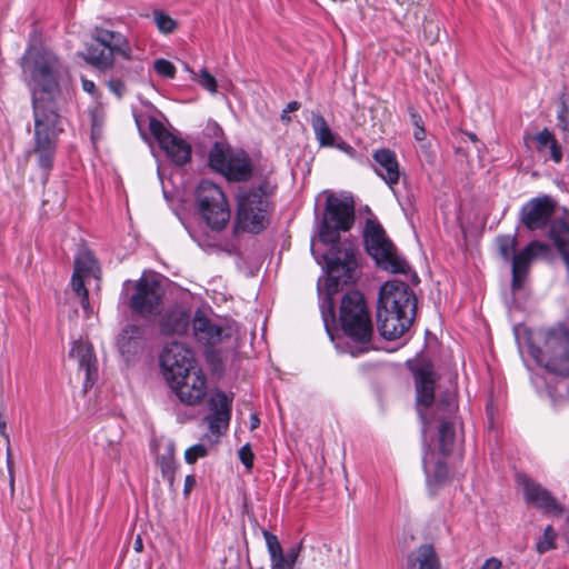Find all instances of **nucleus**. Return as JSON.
<instances>
[{"mask_svg": "<svg viewBox=\"0 0 569 569\" xmlns=\"http://www.w3.org/2000/svg\"><path fill=\"white\" fill-rule=\"evenodd\" d=\"M355 221L353 200L349 196L330 193L327 197L326 209L319 231V240L330 244L323 254L326 278L323 284L318 281V293L321 299L320 309L328 329L329 318L335 320L333 296L342 284L353 279L358 267L356 250L351 244L339 242V232L348 231Z\"/></svg>", "mask_w": 569, "mask_h": 569, "instance_id": "obj_1", "label": "nucleus"}, {"mask_svg": "<svg viewBox=\"0 0 569 569\" xmlns=\"http://www.w3.org/2000/svg\"><path fill=\"white\" fill-rule=\"evenodd\" d=\"M416 308V296L407 283L399 280L385 282L379 290L377 309L381 336L389 340L403 336L413 321Z\"/></svg>", "mask_w": 569, "mask_h": 569, "instance_id": "obj_2", "label": "nucleus"}, {"mask_svg": "<svg viewBox=\"0 0 569 569\" xmlns=\"http://www.w3.org/2000/svg\"><path fill=\"white\" fill-rule=\"evenodd\" d=\"M32 106L34 117V144L32 152L37 157V163L42 171V181L44 183L53 167L58 138L63 131L62 118L56 111L53 99L38 97L37 91L32 98Z\"/></svg>", "mask_w": 569, "mask_h": 569, "instance_id": "obj_3", "label": "nucleus"}, {"mask_svg": "<svg viewBox=\"0 0 569 569\" xmlns=\"http://www.w3.org/2000/svg\"><path fill=\"white\" fill-rule=\"evenodd\" d=\"M529 350L537 363L547 371L569 376V331L563 325L539 330Z\"/></svg>", "mask_w": 569, "mask_h": 569, "instance_id": "obj_4", "label": "nucleus"}, {"mask_svg": "<svg viewBox=\"0 0 569 569\" xmlns=\"http://www.w3.org/2000/svg\"><path fill=\"white\" fill-rule=\"evenodd\" d=\"M20 66L23 73L29 77L32 98L36 91L38 97L54 98L59 92L62 64L53 52L29 48L21 58Z\"/></svg>", "mask_w": 569, "mask_h": 569, "instance_id": "obj_5", "label": "nucleus"}, {"mask_svg": "<svg viewBox=\"0 0 569 569\" xmlns=\"http://www.w3.org/2000/svg\"><path fill=\"white\" fill-rule=\"evenodd\" d=\"M231 403L232 400L222 391H217L210 397V413L204 418L209 432L202 437V442L193 445L184 451V460L188 465H193L198 459L208 456L209 450L218 443L219 438L228 429Z\"/></svg>", "mask_w": 569, "mask_h": 569, "instance_id": "obj_6", "label": "nucleus"}, {"mask_svg": "<svg viewBox=\"0 0 569 569\" xmlns=\"http://www.w3.org/2000/svg\"><path fill=\"white\" fill-rule=\"evenodd\" d=\"M339 320L347 337L360 345L370 342L373 328L361 292L351 290L342 297Z\"/></svg>", "mask_w": 569, "mask_h": 569, "instance_id": "obj_7", "label": "nucleus"}, {"mask_svg": "<svg viewBox=\"0 0 569 569\" xmlns=\"http://www.w3.org/2000/svg\"><path fill=\"white\" fill-rule=\"evenodd\" d=\"M92 39L102 48L90 44L86 49L84 60L99 70H108L113 67L114 56L126 60L132 59V47L128 39L117 31L96 28Z\"/></svg>", "mask_w": 569, "mask_h": 569, "instance_id": "obj_8", "label": "nucleus"}, {"mask_svg": "<svg viewBox=\"0 0 569 569\" xmlns=\"http://www.w3.org/2000/svg\"><path fill=\"white\" fill-rule=\"evenodd\" d=\"M365 243L369 256L376 264L391 273H407L410 266L398 252L383 228L373 221H368L365 229Z\"/></svg>", "mask_w": 569, "mask_h": 569, "instance_id": "obj_9", "label": "nucleus"}, {"mask_svg": "<svg viewBox=\"0 0 569 569\" xmlns=\"http://www.w3.org/2000/svg\"><path fill=\"white\" fill-rule=\"evenodd\" d=\"M269 201L261 187L241 189L237 196V224L244 231L259 232L268 224Z\"/></svg>", "mask_w": 569, "mask_h": 569, "instance_id": "obj_10", "label": "nucleus"}, {"mask_svg": "<svg viewBox=\"0 0 569 569\" xmlns=\"http://www.w3.org/2000/svg\"><path fill=\"white\" fill-rule=\"evenodd\" d=\"M196 202L202 219L212 230L220 231L226 228L231 212L226 196L218 184L202 180L196 191Z\"/></svg>", "mask_w": 569, "mask_h": 569, "instance_id": "obj_11", "label": "nucleus"}, {"mask_svg": "<svg viewBox=\"0 0 569 569\" xmlns=\"http://www.w3.org/2000/svg\"><path fill=\"white\" fill-rule=\"evenodd\" d=\"M121 297L132 312L149 317L157 312L161 305L162 292L160 283L152 277L142 274L138 280H126Z\"/></svg>", "mask_w": 569, "mask_h": 569, "instance_id": "obj_12", "label": "nucleus"}, {"mask_svg": "<svg viewBox=\"0 0 569 569\" xmlns=\"http://www.w3.org/2000/svg\"><path fill=\"white\" fill-rule=\"evenodd\" d=\"M209 166L232 181H244L252 172L250 159L246 152L232 149L222 142H214L209 152Z\"/></svg>", "mask_w": 569, "mask_h": 569, "instance_id": "obj_13", "label": "nucleus"}, {"mask_svg": "<svg viewBox=\"0 0 569 569\" xmlns=\"http://www.w3.org/2000/svg\"><path fill=\"white\" fill-rule=\"evenodd\" d=\"M458 405L453 393H446L436 402V409L432 410L431 416L428 417L426 425L433 421L439 422L438 427V441L439 449L443 456L452 452L456 443V412Z\"/></svg>", "mask_w": 569, "mask_h": 569, "instance_id": "obj_14", "label": "nucleus"}, {"mask_svg": "<svg viewBox=\"0 0 569 569\" xmlns=\"http://www.w3.org/2000/svg\"><path fill=\"white\" fill-rule=\"evenodd\" d=\"M159 362L167 382L181 379L182 373L196 367L192 350L179 341H171L163 347Z\"/></svg>", "mask_w": 569, "mask_h": 569, "instance_id": "obj_15", "label": "nucleus"}, {"mask_svg": "<svg viewBox=\"0 0 569 569\" xmlns=\"http://www.w3.org/2000/svg\"><path fill=\"white\" fill-rule=\"evenodd\" d=\"M149 129L160 148L168 158L178 166H183L191 159V146L181 138L169 132L161 121L152 118L149 122Z\"/></svg>", "mask_w": 569, "mask_h": 569, "instance_id": "obj_16", "label": "nucleus"}, {"mask_svg": "<svg viewBox=\"0 0 569 569\" xmlns=\"http://www.w3.org/2000/svg\"><path fill=\"white\" fill-rule=\"evenodd\" d=\"M179 400L188 406L199 405L207 395V378L201 369L193 367L181 379L168 382Z\"/></svg>", "mask_w": 569, "mask_h": 569, "instance_id": "obj_17", "label": "nucleus"}, {"mask_svg": "<svg viewBox=\"0 0 569 569\" xmlns=\"http://www.w3.org/2000/svg\"><path fill=\"white\" fill-rule=\"evenodd\" d=\"M416 393H417V406L419 415L423 421H427L428 417L431 416L432 410L436 409L435 401V372L430 363H421L412 368Z\"/></svg>", "mask_w": 569, "mask_h": 569, "instance_id": "obj_18", "label": "nucleus"}, {"mask_svg": "<svg viewBox=\"0 0 569 569\" xmlns=\"http://www.w3.org/2000/svg\"><path fill=\"white\" fill-rule=\"evenodd\" d=\"M555 212V201L549 196L537 197L520 209V221L529 230L545 228Z\"/></svg>", "mask_w": 569, "mask_h": 569, "instance_id": "obj_19", "label": "nucleus"}, {"mask_svg": "<svg viewBox=\"0 0 569 569\" xmlns=\"http://www.w3.org/2000/svg\"><path fill=\"white\" fill-rule=\"evenodd\" d=\"M550 248L547 243L538 240L529 242L521 251L516 253L512 259V288H521L531 262L540 257L548 256Z\"/></svg>", "mask_w": 569, "mask_h": 569, "instance_id": "obj_20", "label": "nucleus"}, {"mask_svg": "<svg viewBox=\"0 0 569 569\" xmlns=\"http://www.w3.org/2000/svg\"><path fill=\"white\" fill-rule=\"evenodd\" d=\"M192 327L198 341L211 347L220 343L227 338H230L232 335L231 326L214 322L206 317L201 311L196 312Z\"/></svg>", "mask_w": 569, "mask_h": 569, "instance_id": "obj_21", "label": "nucleus"}, {"mask_svg": "<svg viewBox=\"0 0 569 569\" xmlns=\"http://www.w3.org/2000/svg\"><path fill=\"white\" fill-rule=\"evenodd\" d=\"M373 171L393 190L400 180V166L395 151L381 148L372 153Z\"/></svg>", "mask_w": 569, "mask_h": 569, "instance_id": "obj_22", "label": "nucleus"}, {"mask_svg": "<svg viewBox=\"0 0 569 569\" xmlns=\"http://www.w3.org/2000/svg\"><path fill=\"white\" fill-rule=\"evenodd\" d=\"M144 347L146 335L141 326L128 325L117 337V348L127 361L141 353Z\"/></svg>", "mask_w": 569, "mask_h": 569, "instance_id": "obj_23", "label": "nucleus"}, {"mask_svg": "<svg viewBox=\"0 0 569 569\" xmlns=\"http://www.w3.org/2000/svg\"><path fill=\"white\" fill-rule=\"evenodd\" d=\"M69 356L73 358L81 370L86 373V382H90L92 376L97 373V359L93 347L84 340H77L70 350Z\"/></svg>", "mask_w": 569, "mask_h": 569, "instance_id": "obj_24", "label": "nucleus"}, {"mask_svg": "<svg viewBox=\"0 0 569 569\" xmlns=\"http://www.w3.org/2000/svg\"><path fill=\"white\" fill-rule=\"evenodd\" d=\"M174 449V442L170 439H161L153 446L157 466L170 486L176 471Z\"/></svg>", "mask_w": 569, "mask_h": 569, "instance_id": "obj_25", "label": "nucleus"}, {"mask_svg": "<svg viewBox=\"0 0 569 569\" xmlns=\"http://www.w3.org/2000/svg\"><path fill=\"white\" fill-rule=\"evenodd\" d=\"M532 141L536 142L538 152H540L546 159H549L555 163H560L562 161V147L553 132L548 128H545L532 136Z\"/></svg>", "mask_w": 569, "mask_h": 569, "instance_id": "obj_26", "label": "nucleus"}, {"mask_svg": "<svg viewBox=\"0 0 569 569\" xmlns=\"http://www.w3.org/2000/svg\"><path fill=\"white\" fill-rule=\"evenodd\" d=\"M190 323L188 312L180 308L168 310L160 319V330L163 335H183Z\"/></svg>", "mask_w": 569, "mask_h": 569, "instance_id": "obj_27", "label": "nucleus"}, {"mask_svg": "<svg viewBox=\"0 0 569 569\" xmlns=\"http://www.w3.org/2000/svg\"><path fill=\"white\" fill-rule=\"evenodd\" d=\"M407 567L408 569H440V563L433 547L422 545L409 555Z\"/></svg>", "mask_w": 569, "mask_h": 569, "instance_id": "obj_28", "label": "nucleus"}, {"mask_svg": "<svg viewBox=\"0 0 569 569\" xmlns=\"http://www.w3.org/2000/svg\"><path fill=\"white\" fill-rule=\"evenodd\" d=\"M423 469L427 476V485L437 487L441 485L448 476L447 465L435 458L433 452H427L423 457Z\"/></svg>", "mask_w": 569, "mask_h": 569, "instance_id": "obj_29", "label": "nucleus"}, {"mask_svg": "<svg viewBox=\"0 0 569 569\" xmlns=\"http://www.w3.org/2000/svg\"><path fill=\"white\" fill-rule=\"evenodd\" d=\"M74 272L87 277L98 278L100 271L93 253L87 248H80L74 258Z\"/></svg>", "mask_w": 569, "mask_h": 569, "instance_id": "obj_30", "label": "nucleus"}, {"mask_svg": "<svg viewBox=\"0 0 569 569\" xmlns=\"http://www.w3.org/2000/svg\"><path fill=\"white\" fill-rule=\"evenodd\" d=\"M311 124L321 147H333L336 144L337 134L329 128L326 119L319 112H312Z\"/></svg>", "mask_w": 569, "mask_h": 569, "instance_id": "obj_31", "label": "nucleus"}, {"mask_svg": "<svg viewBox=\"0 0 569 569\" xmlns=\"http://www.w3.org/2000/svg\"><path fill=\"white\" fill-rule=\"evenodd\" d=\"M517 485L522 489L526 498H549L545 489H542L538 483L532 481L526 475L518 473L516 476Z\"/></svg>", "mask_w": 569, "mask_h": 569, "instance_id": "obj_32", "label": "nucleus"}, {"mask_svg": "<svg viewBox=\"0 0 569 569\" xmlns=\"http://www.w3.org/2000/svg\"><path fill=\"white\" fill-rule=\"evenodd\" d=\"M557 128L569 136V94L562 93L558 99Z\"/></svg>", "mask_w": 569, "mask_h": 569, "instance_id": "obj_33", "label": "nucleus"}, {"mask_svg": "<svg viewBox=\"0 0 569 569\" xmlns=\"http://www.w3.org/2000/svg\"><path fill=\"white\" fill-rule=\"evenodd\" d=\"M498 250L505 260H511L516 254L517 238L515 234H503L497 238Z\"/></svg>", "mask_w": 569, "mask_h": 569, "instance_id": "obj_34", "label": "nucleus"}, {"mask_svg": "<svg viewBox=\"0 0 569 569\" xmlns=\"http://www.w3.org/2000/svg\"><path fill=\"white\" fill-rule=\"evenodd\" d=\"M557 532L555 531L552 526H547L545 528L543 535L537 540L536 550L538 553L542 555L549 550L556 549V539Z\"/></svg>", "mask_w": 569, "mask_h": 569, "instance_id": "obj_35", "label": "nucleus"}, {"mask_svg": "<svg viewBox=\"0 0 569 569\" xmlns=\"http://www.w3.org/2000/svg\"><path fill=\"white\" fill-rule=\"evenodd\" d=\"M84 278H87V276L77 274V272L73 271L71 286L73 291L80 297L81 306L87 310L89 307V297L88 290L84 287Z\"/></svg>", "mask_w": 569, "mask_h": 569, "instance_id": "obj_36", "label": "nucleus"}, {"mask_svg": "<svg viewBox=\"0 0 569 569\" xmlns=\"http://www.w3.org/2000/svg\"><path fill=\"white\" fill-rule=\"evenodd\" d=\"M262 535L266 540V546L268 549L270 561L273 559L283 557L284 556L283 549H282L277 536L269 532L268 530H263Z\"/></svg>", "mask_w": 569, "mask_h": 569, "instance_id": "obj_37", "label": "nucleus"}, {"mask_svg": "<svg viewBox=\"0 0 569 569\" xmlns=\"http://www.w3.org/2000/svg\"><path fill=\"white\" fill-rule=\"evenodd\" d=\"M153 20L159 31L162 33H171L177 28V22L162 11L156 10L153 12Z\"/></svg>", "mask_w": 569, "mask_h": 569, "instance_id": "obj_38", "label": "nucleus"}, {"mask_svg": "<svg viewBox=\"0 0 569 569\" xmlns=\"http://www.w3.org/2000/svg\"><path fill=\"white\" fill-rule=\"evenodd\" d=\"M536 502V507L543 513L560 517L563 512L562 506L557 500H532Z\"/></svg>", "mask_w": 569, "mask_h": 569, "instance_id": "obj_39", "label": "nucleus"}, {"mask_svg": "<svg viewBox=\"0 0 569 569\" xmlns=\"http://www.w3.org/2000/svg\"><path fill=\"white\" fill-rule=\"evenodd\" d=\"M193 79L206 90L211 93L217 92V81L216 78L209 73L206 69L200 70V72Z\"/></svg>", "mask_w": 569, "mask_h": 569, "instance_id": "obj_40", "label": "nucleus"}, {"mask_svg": "<svg viewBox=\"0 0 569 569\" xmlns=\"http://www.w3.org/2000/svg\"><path fill=\"white\" fill-rule=\"evenodd\" d=\"M156 72L164 78L172 79L176 76V67L172 62L166 59H157L153 62Z\"/></svg>", "mask_w": 569, "mask_h": 569, "instance_id": "obj_41", "label": "nucleus"}, {"mask_svg": "<svg viewBox=\"0 0 569 569\" xmlns=\"http://www.w3.org/2000/svg\"><path fill=\"white\" fill-rule=\"evenodd\" d=\"M239 459L241 462L250 469L253 465V452L249 445H244L239 449Z\"/></svg>", "mask_w": 569, "mask_h": 569, "instance_id": "obj_42", "label": "nucleus"}, {"mask_svg": "<svg viewBox=\"0 0 569 569\" xmlns=\"http://www.w3.org/2000/svg\"><path fill=\"white\" fill-rule=\"evenodd\" d=\"M108 88L118 98H121L126 92V86L120 79H110Z\"/></svg>", "mask_w": 569, "mask_h": 569, "instance_id": "obj_43", "label": "nucleus"}, {"mask_svg": "<svg viewBox=\"0 0 569 569\" xmlns=\"http://www.w3.org/2000/svg\"><path fill=\"white\" fill-rule=\"evenodd\" d=\"M302 546L299 543L298 546H295L290 548L287 553H284V559L291 563L293 567L296 566V562L299 558V555L301 552Z\"/></svg>", "mask_w": 569, "mask_h": 569, "instance_id": "obj_44", "label": "nucleus"}, {"mask_svg": "<svg viewBox=\"0 0 569 569\" xmlns=\"http://www.w3.org/2000/svg\"><path fill=\"white\" fill-rule=\"evenodd\" d=\"M270 568L271 569H295V567L284 559V556L271 560Z\"/></svg>", "mask_w": 569, "mask_h": 569, "instance_id": "obj_45", "label": "nucleus"}, {"mask_svg": "<svg viewBox=\"0 0 569 569\" xmlns=\"http://www.w3.org/2000/svg\"><path fill=\"white\" fill-rule=\"evenodd\" d=\"M501 561L495 557H491L485 561L480 569H501Z\"/></svg>", "mask_w": 569, "mask_h": 569, "instance_id": "obj_46", "label": "nucleus"}, {"mask_svg": "<svg viewBox=\"0 0 569 569\" xmlns=\"http://www.w3.org/2000/svg\"><path fill=\"white\" fill-rule=\"evenodd\" d=\"M196 486V478L194 476H187L184 479V488H183V495L188 496L190 495L192 488Z\"/></svg>", "mask_w": 569, "mask_h": 569, "instance_id": "obj_47", "label": "nucleus"}, {"mask_svg": "<svg viewBox=\"0 0 569 569\" xmlns=\"http://www.w3.org/2000/svg\"><path fill=\"white\" fill-rule=\"evenodd\" d=\"M81 83H82V89L86 92H88V93H90L92 96L96 94L97 89H96V84H94L93 81L82 78Z\"/></svg>", "mask_w": 569, "mask_h": 569, "instance_id": "obj_48", "label": "nucleus"}, {"mask_svg": "<svg viewBox=\"0 0 569 569\" xmlns=\"http://www.w3.org/2000/svg\"><path fill=\"white\" fill-rule=\"evenodd\" d=\"M333 147L343 152H347V153H350L351 151H353L352 147L350 144H348L346 141H343L342 139H340L338 136L336 139V144H333Z\"/></svg>", "mask_w": 569, "mask_h": 569, "instance_id": "obj_49", "label": "nucleus"}, {"mask_svg": "<svg viewBox=\"0 0 569 569\" xmlns=\"http://www.w3.org/2000/svg\"><path fill=\"white\" fill-rule=\"evenodd\" d=\"M91 121H92V133H94L101 127V120L98 118V111L94 110L91 112Z\"/></svg>", "mask_w": 569, "mask_h": 569, "instance_id": "obj_50", "label": "nucleus"}, {"mask_svg": "<svg viewBox=\"0 0 569 569\" xmlns=\"http://www.w3.org/2000/svg\"><path fill=\"white\" fill-rule=\"evenodd\" d=\"M299 108H300V103L298 101H291L287 104L283 112L284 113L293 112V111H297Z\"/></svg>", "mask_w": 569, "mask_h": 569, "instance_id": "obj_51", "label": "nucleus"}, {"mask_svg": "<svg viewBox=\"0 0 569 569\" xmlns=\"http://www.w3.org/2000/svg\"><path fill=\"white\" fill-rule=\"evenodd\" d=\"M133 549L136 552H141L143 550V542L140 536H137L133 542Z\"/></svg>", "mask_w": 569, "mask_h": 569, "instance_id": "obj_52", "label": "nucleus"}, {"mask_svg": "<svg viewBox=\"0 0 569 569\" xmlns=\"http://www.w3.org/2000/svg\"><path fill=\"white\" fill-rule=\"evenodd\" d=\"M415 123L417 126V130L415 131V138L417 140H422L425 138V130L423 128L418 126V121H415Z\"/></svg>", "mask_w": 569, "mask_h": 569, "instance_id": "obj_53", "label": "nucleus"}, {"mask_svg": "<svg viewBox=\"0 0 569 569\" xmlns=\"http://www.w3.org/2000/svg\"><path fill=\"white\" fill-rule=\"evenodd\" d=\"M260 421L259 418L256 415L251 416V429L258 428Z\"/></svg>", "mask_w": 569, "mask_h": 569, "instance_id": "obj_54", "label": "nucleus"}, {"mask_svg": "<svg viewBox=\"0 0 569 569\" xmlns=\"http://www.w3.org/2000/svg\"><path fill=\"white\" fill-rule=\"evenodd\" d=\"M281 120H282V121H287V122H289V121H290V117H289V116H287V113H284V112H283V113L281 114Z\"/></svg>", "mask_w": 569, "mask_h": 569, "instance_id": "obj_55", "label": "nucleus"}, {"mask_svg": "<svg viewBox=\"0 0 569 569\" xmlns=\"http://www.w3.org/2000/svg\"><path fill=\"white\" fill-rule=\"evenodd\" d=\"M468 137L471 141L476 142L477 141V137L475 133H468Z\"/></svg>", "mask_w": 569, "mask_h": 569, "instance_id": "obj_56", "label": "nucleus"}, {"mask_svg": "<svg viewBox=\"0 0 569 569\" xmlns=\"http://www.w3.org/2000/svg\"><path fill=\"white\" fill-rule=\"evenodd\" d=\"M11 463H12V461H11V459L8 457V468H9V472H10V473H11Z\"/></svg>", "mask_w": 569, "mask_h": 569, "instance_id": "obj_57", "label": "nucleus"}]
</instances>
